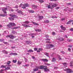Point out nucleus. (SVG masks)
<instances>
[{"label": "nucleus", "instance_id": "nucleus-1", "mask_svg": "<svg viewBox=\"0 0 73 73\" xmlns=\"http://www.w3.org/2000/svg\"><path fill=\"white\" fill-rule=\"evenodd\" d=\"M64 71H66L67 73H71V72H72V71L70 68H66L64 69Z\"/></svg>", "mask_w": 73, "mask_h": 73}, {"label": "nucleus", "instance_id": "nucleus-2", "mask_svg": "<svg viewBox=\"0 0 73 73\" xmlns=\"http://www.w3.org/2000/svg\"><path fill=\"white\" fill-rule=\"evenodd\" d=\"M9 16H11V17H14V18H18V17L16 15H15L13 14L12 15L11 14H10L9 15Z\"/></svg>", "mask_w": 73, "mask_h": 73}, {"label": "nucleus", "instance_id": "nucleus-3", "mask_svg": "<svg viewBox=\"0 0 73 73\" xmlns=\"http://www.w3.org/2000/svg\"><path fill=\"white\" fill-rule=\"evenodd\" d=\"M7 10V8H3L2 9V11H3V12H4V13L7 14V11H6Z\"/></svg>", "mask_w": 73, "mask_h": 73}, {"label": "nucleus", "instance_id": "nucleus-4", "mask_svg": "<svg viewBox=\"0 0 73 73\" xmlns=\"http://www.w3.org/2000/svg\"><path fill=\"white\" fill-rule=\"evenodd\" d=\"M44 72H49L50 70L49 69H48L47 66H46L44 69Z\"/></svg>", "mask_w": 73, "mask_h": 73}, {"label": "nucleus", "instance_id": "nucleus-5", "mask_svg": "<svg viewBox=\"0 0 73 73\" xmlns=\"http://www.w3.org/2000/svg\"><path fill=\"white\" fill-rule=\"evenodd\" d=\"M16 36H15L13 35H10V38L11 39H14V38H16Z\"/></svg>", "mask_w": 73, "mask_h": 73}, {"label": "nucleus", "instance_id": "nucleus-6", "mask_svg": "<svg viewBox=\"0 0 73 73\" xmlns=\"http://www.w3.org/2000/svg\"><path fill=\"white\" fill-rule=\"evenodd\" d=\"M22 25L23 26V27H26V28H28V27H31V26H29V25H28L27 24H23Z\"/></svg>", "mask_w": 73, "mask_h": 73}, {"label": "nucleus", "instance_id": "nucleus-7", "mask_svg": "<svg viewBox=\"0 0 73 73\" xmlns=\"http://www.w3.org/2000/svg\"><path fill=\"white\" fill-rule=\"evenodd\" d=\"M41 61H43V62H48V60L45 59H41Z\"/></svg>", "mask_w": 73, "mask_h": 73}, {"label": "nucleus", "instance_id": "nucleus-8", "mask_svg": "<svg viewBox=\"0 0 73 73\" xmlns=\"http://www.w3.org/2000/svg\"><path fill=\"white\" fill-rule=\"evenodd\" d=\"M46 66H40V69H44L45 67Z\"/></svg>", "mask_w": 73, "mask_h": 73}, {"label": "nucleus", "instance_id": "nucleus-9", "mask_svg": "<svg viewBox=\"0 0 73 73\" xmlns=\"http://www.w3.org/2000/svg\"><path fill=\"white\" fill-rule=\"evenodd\" d=\"M10 25H11L12 27H16V25L14 23H10Z\"/></svg>", "mask_w": 73, "mask_h": 73}, {"label": "nucleus", "instance_id": "nucleus-10", "mask_svg": "<svg viewBox=\"0 0 73 73\" xmlns=\"http://www.w3.org/2000/svg\"><path fill=\"white\" fill-rule=\"evenodd\" d=\"M37 68H35L33 70L34 72H36L38 70V69H39V67H36Z\"/></svg>", "mask_w": 73, "mask_h": 73}, {"label": "nucleus", "instance_id": "nucleus-11", "mask_svg": "<svg viewBox=\"0 0 73 73\" xmlns=\"http://www.w3.org/2000/svg\"><path fill=\"white\" fill-rule=\"evenodd\" d=\"M23 23L24 24H29L30 22L28 21H25L23 22Z\"/></svg>", "mask_w": 73, "mask_h": 73}, {"label": "nucleus", "instance_id": "nucleus-12", "mask_svg": "<svg viewBox=\"0 0 73 73\" xmlns=\"http://www.w3.org/2000/svg\"><path fill=\"white\" fill-rule=\"evenodd\" d=\"M32 8H33V9H35V8H36L37 7V6L35 5H32Z\"/></svg>", "mask_w": 73, "mask_h": 73}, {"label": "nucleus", "instance_id": "nucleus-13", "mask_svg": "<svg viewBox=\"0 0 73 73\" xmlns=\"http://www.w3.org/2000/svg\"><path fill=\"white\" fill-rule=\"evenodd\" d=\"M47 7L48 9H49L50 8V9H53V8L52 7V6H50V5H48Z\"/></svg>", "mask_w": 73, "mask_h": 73}, {"label": "nucleus", "instance_id": "nucleus-14", "mask_svg": "<svg viewBox=\"0 0 73 73\" xmlns=\"http://www.w3.org/2000/svg\"><path fill=\"white\" fill-rule=\"evenodd\" d=\"M52 6L53 9L54 8V7H56L57 5H56V4L55 3H54L53 5H52Z\"/></svg>", "mask_w": 73, "mask_h": 73}, {"label": "nucleus", "instance_id": "nucleus-15", "mask_svg": "<svg viewBox=\"0 0 73 73\" xmlns=\"http://www.w3.org/2000/svg\"><path fill=\"white\" fill-rule=\"evenodd\" d=\"M58 40L60 41H64V39L63 38H60L58 39Z\"/></svg>", "mask_w": 73, "mask_h": 73}, {"label": "nucleus", "instance_id": "nucleus-16", "mask_svg": "<svg viewBox=\"0 0 73 73\" xmlns=\"http://www.w3.org/2000/svg\"><path fill=\"white\" fill-rule=\"evenodd\" d=\"M73 20H71L70 21H69L67 23V24H70L71 22H73Z\"/></svg>", "mask_w": 73, "mask_h": 73}, {"label": "nucleus", "instance_id": "nucleus-17", "mask_svg": "<svg viewBox=\"0 0 73 73\" xmlns=\"http://www.w3.org/2000/svg\"><path fill=\"white\" fill-rule=\"evenodd\" d=\"M38 17L40 20H42V19H44V17L43 16H39Z\"/></svg>", "mask_w": 73, "mask_h": 73}, {"label": "nucleus", "instance_id": "nucleus-18", "mask_svg": "<svg viewBox=\"0 0 73 73\" xmlns=\"http://www.w3.org/2000/svg\"><path fill=\"white\" fill-rule=\"evenodd\" d=\"M7 26L9 28H11V27H12V25H11V23H9V24H8Z\"/></svg>", "mask_w": 73, "mask_h": 73}, {"label": "nucleus", "instance_id": "nucleus-19", "mask_svg": "<svg viewBox=\"0 0 73 73\" xmlns=\"http://www.w3.org/2000/svg\"><path fill=\"white\" fill-rule=\"evenodd\" d=\"M6 66H7V65L5 66L4 65H2L0 67L1 68H6Z\"/></svg>", "mask_w": 73, "mask_h": 73}, {"label": "nucleus", "instance_id": "nucleus-20", "mask_svg": "<svg viewBox=\"0 0 73 73\" xmlns=\"http://www.w3.org/2000/svg\"><path fill=\"white\" fill-rule=\"evenodd\" d=\"M32 23H33V24L35 25H38V24L34 22H32Z\"/></svg>", "mask_w": 73, "mask_h": 73}, {"label": "nucleus", "instance_id": "nucleus-21", "mask_svg": "<svg viewBox=\"0 0 73 73\" xmlns=\"http://www.w3.org/2000/svg\"><path fill=\"white\" fill-rule=\"evenodd\" d=\"M9 19L10 20H11V21H13V20H15V19H14V18H13L9 17Z\"/></svg>", "mask_w": 73, "mask_h": 73}, {"label": "nucleus", "instance_id": "nucleus-22", "mask_svg": "<svg viewBox=\"0 0 73 73\" xmlns=\"http://www.w3.org/2000/svg\"><path fill=\"white\" fill-rule=\"evenodd\" d=\"M21 63H22V62H21V61L19 60L18 62V65H20V64H21Z\"/></svg>", "mask_w": 73, "mask_h": 73}, {"label": "nucleus", "instance_id": "nucleus-23", "mask_svg": "<svg viewBox=\"0 0 73 73\" xmlns=\"http://www.w3.org/2000/svg\"><path fill=\"white\" fill-rule=\"evenodd\" d=\"M22 8H23V9H25V8H26L25 5V4L23 5V6L22 7Z\"/></svg>", "mask_w": 73, "mask_h": 73}, {"label": "nucleus", "instance_id": "nucleus-24", "mask_svg": "<svg viewBox=\"0 0 73 73\" xmlns=\"http://www.w3.org/2000/svg\"><path fill=\"white\" fill-rule=\"evenodd\" d=\"M63 65L65 67H67L68 65V64H66V63H63Z\"/></svg>", "mask_w": 73, "mask_h": 73}, {"label": "nucleus", "instance_id": "nucleus-25", "mask_svg": "<svg viewBox=\"0 0 73 73\" xmlns=\"http://www.w3.org/2000/svg\"><path fill=\"white\" fill-rule=\"evenodd\" d=\"M35 31L36 32H37V31L39 32H41V30L40 29H35Z\"/></svg>", "mask_w": 73, "mask_h": 73}, {"label": "nucleus", "instance_id": "nucleus-26", "mask_svg": "<svg viewBox=\"0 0 73 73\" xmlns=\"http://www.w3.org/2000/svg\"><path fill=\"white\" fill-rule=\"evenodd\" d=\"M19 27H14L12 28V29H18V28H19Z\"/></svg>", "mask_w": 73, "mask_h": 73}, {"label": "nucleus", "instance_id": "nucleus-27", "mask_svg": "<svg viewBox=\"0 0 73 73\" xmlns=\"http://www.w3.org/2000/svg\"><path fill=\"white\" fill-rule=\"evenodd\" d=\"M46 45H50V46L51 47H54V45H53V44H49L48 45V44H47Z\"/></svg>", "mask_w": 73, "mask_h": 73}, {"label": "nucleus", "instance_id": "nucleus-28", "mask_svg": "<svg viewBox=\"0 0 73 73\" xmlns=\"http://www.w3.org/2000/svg\"><path fill=\"white\" fill-rule=\"evenodd\" d=\"M11 69V68H10V67H7V68H5V70H9V69Z\"/></svg>", "mask_w": 73, "mask_h": 73}, {"label": "nucleus", "instance_id": "nucleus-29", "mask_svg": "<svg viewBox=\"0 0 73 73\" xmlns=\"http://www.w3.org/2000/svg\"><path fill=\"white\" fill-rule=\"evenodd\" d=\"M73 61H72L70 62V66H73Z\"/></svg>", "mask_w": 73, "mask_h": 73}, {"label": "nucleus", "instance_id": "nucleus-30", "mask_svg": "<svg viewBox=\"0 0 73 73\" xmlns=\"http://www.w3.org/2000/svg\"><path fill=\"white\" fill-rule=\"evenodd\" d=\"M56 58H52V62H54L55 61H56Z\"/></svg>", "mask_w": 73, "mask_h": 73}, {"label": "nucleus", "instance_id": "nucleus-31", "mask_svg": "<svg viewBox=\"0 0 73 73\" xmlns=\"http://www.w3.org/2000/svg\"><path fill=\"white\" fill-rule=\"evenodd\" d=\"M28 52H33V50H29L27 51Z\"/></svg>", "mask_w": 73, "mask_h": 73}, {"label": "nucleus", "instance_id": "nucleus-32", "mask_svg": "<svg viewBox=\"0 0 73 73\" xmlns=\"http://www.w3.org/2000/svg\"><path fill=\"white\" fill-rule=\"evenodd\" d=\"M17 13H18L21 14V13H23V12H22V11H21L20 10H19L18 11Z\"/></svg>", "mask_w": 73, "mask_h": 73}, {"label": "nucleus", "instance_id": "nucleus-33", "mask_svg": "<svg viewBox=\"0 0 73 73\" xmlns=\"http://www.w3.org/2000/svg\"><path fill=\"white\" fill-rule=\"evenodd\" d=\"M1 16H2L3 17H5V16H6V15L4 14H1L0 15Z\"/></svg>", "mask_w": 73, "mask_h": 73}, {"label": "nucleus", "instance_id": "nucleus-34", "mask_svg": "<svg viewBox=\"0 0 73 73\" xmlns=\"http://www.w3.org/2000/svg\"><path fill=\"white\" fill-rule=\"evenodd\" d=\"M38 1H39L40 3H43L44 2V1H43V0H38Z\"/></svg>", "mask_w": 73, "mask_h": 73}, {"label": "nucleus", "instance_id": "nucleus-35", "mask_svg": "<svg viewBox=\"0 0 73 73\" xmlns=\"http://www.w3.org/2000/svg\"><path fill=\"white\" fill-rule=\"evenodd\" d=\"M44 22L45 23H49V21L48 20H46Z\"/></svg>", "mask_w": 73, "mask_h": 73}, {"label": "nucleus", "instance_id": "nucleus-36", "mask_svg": "<svg viewBox=\"0 0 73 73\" xmlns=\"http://www.w3.org/2000/svg\"><path fill=\"white\" fill-rule=\"evenodd\" d=\"M51 17L52 19H57V17L55 16H52Z\"/></svg>", "mask_w": 73, "mask_h": 73}, {"label": "nucleus", "instance_id": "nucleus-37", "mask_svg": "<svg viewBox=\"0 0 73 73\" xmlns=\"http://www.w3.org/2000/svg\"><path fill=\"white\" fill-rule=\"evenodd\" d=\"M45 55H46L47 57L49 56V53H45Z\"/></svg>", "mask_w": 73, "mask_h": 73}, {"label": "nucleus", "instance_id": "nucleus-38", "mask_svg": "<svg viewBox=\"0 0 73 73\" xmlns=\"http://www.w3.org/2000/svg\"><path fill=\"white\" fill-rule=\"evenodd\" d=\"M24 4L25 5V6H26V7H28V6H29V5H28V3H25Z\"/></svg>", "mask_w": 73, "mask_h": 73}, {"label": "nucleus", "instance_id": "nucleus-39", "mask_svg": "<svg viewBox=\"0 0 73 73\" xmlns=\"http://www.w3.org/2000/svg\"><path fill=\"white\" fill-rule=\"evenodd\" d=\"M34 11L33 10H30V13H34Z\"/></svg>", "mask_w": 73, "mask_h": 73}, {"label": "nucleus", "instance_id": "nucleus-40", "mask_svg": "<svg viewBox=\"0 0 73 73\" xmlns=\"http://www.w3.org/2000/svg\"><path fill=\"white\" fill-rule=\"evenodd\" d=\"M13 62L14 63H16V62H17V60H13Z\"/></svg>", "mask_w": 73, "mask_h": 73}, {"label": "nucleus", "instance_id": "nucleus-41", "mask_svg": "<svg viewBox=\"0 0 73 73\" xmlns=\"http://www.w3.org/2000/svg\"><path fill=\"white\" fill-rule=\"evenodd\" d=\"M24 58L25 59V62H27V61H28V59H27V58H25V57H24Z\"/></svg>", "mask_w": 73, "mask_h": 73}, {"label": "nucleus", "instance_id": "nucleus-42", "mask_svg": "<svg viewBox=\"0 0 73 73\" xmlns=\"http://www.w3.org/2000/svg\"><path fill=\"white\" fill-rule=\"evenodd\" d=\"M11 64V61H8L7 62V65H9V64Z\"/></svg>", "mask_w": 73, "mask_h": 73}, {"label": "nucleus", "instance_id": "nucleus-43", "mask_svg": "<svg viewBox=\"0 0 73 73\" xmlns=\"http://www.w3.org/2000/svg\"><path fill=\"white\" fill-rule=\"evenodd\" d=\"M34 50L35 51H37L38 50V48H35Z\"/></svg>", "mask_w": 73, "mask_h": 73}, {"label": "nucleus", "instance_id": "nucleus-44", "mask_svg": "<svg viewBox=\"0 0 73 73\" xmlns=\"http://www.w3.org/2000/svg\"><path fill=\"white\" fill-rule=\"evenodd\" d=\"M13 55L14 56H16L17 55V54L16 53H13Z\"/></svg>", "mask_w": 73, "mask_h": 73}, {"label": "nucleus", "instance_id": "nucleus-45", "mask_svg": "<svg viewBox=\"0 0 73 73\" xmlns=\"http://www.w3.org/2000/svg\"><path fill=\"white\" fill-rule=\"evenodd\" d=\"M3 52H5V53L6 54H8V52L5 51V50H3Z\"/></svg>", "mask_w": 73, "mask_h": 73}, {"label": "nucleus", "instance_id": "nucleus-46", "mask_svg": "<svg viewBox=\"0 0 73 73\" xmlns=\"http://www.w3.org/2000/svg\"><path fill=\"white\" fill-rule=\"evenodd\" d=\"M67 40L68 41H69V42H70L72 41V39H68Z\"/></svg>", "mask_w": 73, "mask_h": 73}, {"label": "nucleus", "instance_id": "nucleus-47", "mask_svg": "<svg viewBox=\"0 0 73 73\" xmlns=\"http://www.w3.org/2000/svg\"><path fill=\"white\" fill-rule=\"evenodd\" d=\"M19 8V6L17 5L15 6V8Z\"/></svg>", "mask_w": 73, "mask_h": 73}, {"label": "nucleus", "instance_id": "nucleus-48", "mask_svg": "<svg viewBox=\"0 0 73 73\" xmlns=\"http://www.w3.org/2000/svg\"><path fill=\"white\" fill-rule=\"evenodd\" d=\"M58 57L59 59L60 60H61V58L60 57V56H59Z\"/></svg>", "mask_w": 73, "mask_h": 73}, {"label": "nucleus", "instance_id": "nucleus-49", "mask_svg": "<svg viewBox=\"0 0 73 73\" xmlns=\"http://www.w3.org/2000/svg\"><path fill=\"white\" fill-rule=\"evenodd\" d=\"M46 43H49V44H50L51 43V42H50L48 41H47L46 42Z\"/></svg>", "mask_w": 73, "mask_h": 73}, {"label": "nucleus", "instance_id": "nucleus-50", "mask_svg": "<svg viewBox=\"0 0 73 73\" xmlns=\"http://www.w3.org/2000/svg\"><path fill=\"white\" fill-rule=\"evenodd\" d=\"M38 50H40V51H42V48H39Z\"/></svg>", "mask_w": 73, "mask_h": 73}, {"label": "nucleus", "instance_id": "nucleus-51", "mask_svg": "<svg viewBox=\"0 0 73 73\" xmlns=\"http://www.w3.org/2000/svg\"><path fill=\"white\" fill-rule=\"evenodd\" d=\"M9 55H11V56H12V55H13V53H11L9 54Z\"/></svg>", "mask_w": 73, "mask_h": 73}, {"label": "nucleus", "instance_id": "nucleus-52", "mask_svg": "<svg viewBox=\"0 0 73 73\" xmlns=\"http://www.w3.org/2000/svg\"><path fill=\"white\" fill-rule=\"evenodd\" d=\"M46 48L48 49H49L50 48V47H46Z\"/></svg>", "mask_w": 73, "mask_h": 73}, {"label": "nucleus", "instance_id": "nucleus-53", "mask_svg": "<svg viewBox=\"0 0 73 73\" xmlns=\"http://www.w3.org/2000/svg\"><path fill=\"white\" fill-rule=\"evenodd\" d=\"M62 29H63V30H65V29H66V28L65 27H63Z\"/></svg>", "mask_w": 73, "mask_h": 73}, {"label": "nucleus", "instance_id": "nucleus-54", "mask_svg": "<svg viewBox=\"0 0 73 73\" xmlns=\"http://www.w3.org/2000/svg\"><path fill=\"white\" fill-rule=\"evenodd\" d=\"M4 71V70H3V69H1V70L0 71V72L1 73L2 72H3Z\"/></svg>", "mask_w": 73, "mask_h": 73}, {"label": "nucleus", "instance_id": "nucleus-55", "mask_svg": "<svg viewBox=\"0 0 73 73\" xmlns=\"http://www.w3.org/2000/svg\"><path fill=\"white\" fill-rule=\"evenodd\" d=\"M70 31H73V28H71L70 29Z\"/></svg>", "mask_w": 73, "mask_h": 73}, {"label": "nucleus", "instance_id": "nucleus-56", "mask_svg": "<svg viewBox=\"0 0 73 73\" xmlns=\"http://www.w3.org/2000/svg\"><path fill=\"white\" fill-rule=\"evenodd\" d=\"M61 53H62L63 54H65V52L64 51H61Z\"/></svg>", "mask_w": 73, "mask_h": 73}, {"label": "nucleus", "instance_id": "nucleus-57", "mask_svg": "<svg viewBox=\"0 0 73 73\" xmlns=\"http://www.w3.org/2000/svg\"><path fill=\"white\" fill-rule=\"evenodd\" d=\"M6 37H7V38H8V37H9V38H10V35H7L6 36Z\"/></svg>", "mask_w": 73, "mask_h": 73}, {"label": "nucleus", "instance_id": "nucleus-58", "mask_svg": "<svg viewBox=\"0 0 73 73\" xmlns=\"http://www.w3.org/2000/svg\"><path fill=\"white\" fill-rule=\"evenodd\" d=\"M68 50L69 52H70L71 51V49L69 48H68Z\"/></svg>", "mask_w": 73, "mask_h": 73}, {"label": "nucleus", "instance_id": "nucleus-59", "mask_svg": "<svg viewBox=\"0 0 73 73\" xmlns=\"http://www.w3.org/2000/svg\"><path fill=\"white\" fill-rule=\"evenodd\" d=\"M15 48H16L15 46L11 47V49H15Z\"/></svg>", "mask_w": 73, "mask_h": 73}, {"label": "nucleus", "instance_id": "nucleus-60", "mask_svg": "<svg viewBox=\"0 0 73 73\" xmlns=\"http://www.w3.org/2000/svg\"><path fill=\"white\" fill-rule=\"evenodd\" d=\"M59 8H60V7H56L55 8V9H59Z\"/></svg>", "mask_w": 73, "mask_h": 73}, {"label": "nucleus", "instance_id": "nucleus-61", "mask_svg": "<svg viewBox=\"0 0 73 73\" xmlns=\"http://www.w3.org/2000/svg\"><path fill=\"white\" fill-rule=\"evenodd\" d=\"M46 65H48V66H49V65H50V64L47 63V64H46Z\"/></svg>", "mask_w": 73, "mask_h": 73}, {"label": "nucleus", "instance_id": "nucleus-62", "mask_svg": "<svg viewBox=\"0 0 73 73\" xmlns=\"http://www.w3.org/2000/svg\"><path fill=\"white\" fill-rule=\"evenodd\" d=\"M32 58H33V59H35V56H32Z\"/></svg>", "mask_w": 73, "mask_h": 73}, {"label": "nucleus", "instance_id": "nucleus-63", "mask_svg": "<svg viewBox=\"0 0 73 73\" xmlns=\"http://www.w3.org/2000/svg\"><path fill=\"white\" fill-rule=\"evenodd\" d=\"M55 34V33L54 32H52V35H54Z\"/></svg>", "mask_w": 73, "mask_h": 73}, {"label": "nucleus", "instance_id": "nucleus-64", "mask_svg": "<svg viewBox=\"0 0 73 73\" xmlns=\"http://www.w3.org/2000/svg\"><path fill=\"white\" fill-rule=\"evenodd\" d=\"M64 37L65 38H68V36H67V35H65L64 36Z\"/></svg>", "mask_w": 73, "mask_h": 73}]
</instances>
